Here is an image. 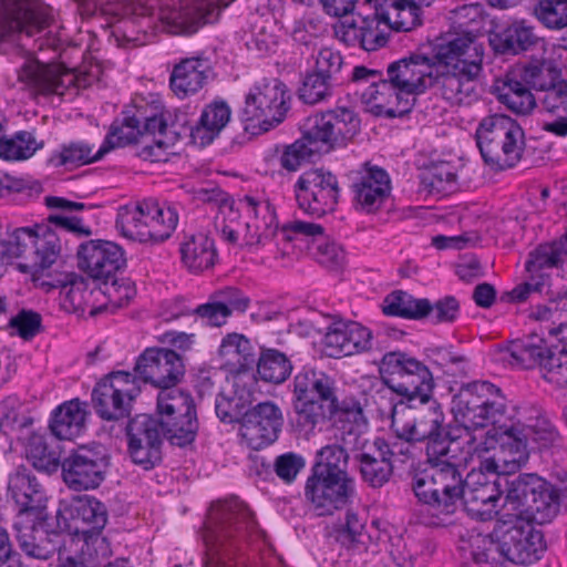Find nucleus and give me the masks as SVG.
<instances>
[{"label":"nucleus","instance_id":"c9c22d12","mask_svg":"<svg viewBox=\"0 0 567 567\" xmlns=\"http://www.w3.org/2000/svg\"><path fill=\"white\" fill-rule=\"evenodd\" d=\"M118 132L110 131L100 148L93 153V147L83 141L70 142L62 145L60 152L54 153L50 157V163L53 166H81L100 161L105 154L114 150L115 135Z\"/></svg>","mask_w":567,"mask_h":567},{"label":"nucleus","instance_id":"c03bdc74","mask_svg":"<svg viewBox=\"0 0 567 567\" xmlns=\"http://www.w3.org/2000/svg\"><path fill=\"white\" fill-rule=\"evenodd\" d=\"M420 185L427 195H446L456 189L457 175L451 163H435L421 173Z\"/></svg>","mask_w":567,"mask_h":567},{"label":"nucleus","instance_id":"5fc2aeb1","mask_svg":"<svg viewBox=\"0 0 567 567\" xmlns=\"http://www.w3.org/2000/svg\"><path fill=\"white\" fill-rule=\"evenodd\" d=\"M25 455L34 468L47 473L55 472L61 465L59 452L50 447L41 434L33 433L29 436Z\"/></svg>","mask_w":567,"mask_h":567},{"label":"nucleus","instance_id":"f8f14e48","mask_svg":"<svg viewBox=\"0 0 567 567\" xmlns=\"http://www.w3.org/2000/svg\"><path fill=\"white\" fill-rule=\"evenodd\" d=\"M360 130L353 111L337 107L308 118L303 136L317 153L326 154L352 140Z\"/></svg>","mask_w":567,"mask_h":567},{"label":"nucleus","instance_id":"bb28decb","mask_svg":"<svg viewBox=\"0 0 567 567\" xmlns=\"http://www.w3.org/2000/svg\"><path fill=\"white\" fill-rule=\"evenodd\" d=\"M59 514L70 518L71 524L68 528L82 534L86 542L93 535H100L109 519L106 506L97 498L87 495L73 498L59 511Z\"/></svg>","mask_w":567,"mask_h":567},{"label":"nucleus","instance_id":"a211bd4d","mask_svg":"<svg viewBox=\"0 0 567 567\" xmlns=\"http://www.w3.org/2000/svg\"><path fill=\"white\" fill-rule=\"evenodd\" d=\"M138 392L135 378L131 373L125 371L112 372L93 389V408L99 416L106 421L127 417Z\"/></svg>","mask_w":567,"mask_h":567},{"label":"nucleus","instance_id":"ea45409f","mask_svg":"<svg viewBox=\"0 0 567 567\" xmlns=\"http://www.w3.org/2000/svg\"><path fill=\"white\" fill-rule=\"evenodd\" d=\"M230 107L225 101L215 100L202 112L198 125L192 130V137L206 145L220 133L230 120Z\"/></svg>","mask_w":567,"mask_h":567},{"label":"nucleus","instance_id":"603ef678","mask_svg":"<svg viewBox=\"0 0 567 567\" xmlns=\"http://www.w3.org/2000/svg\"><path fill=\"white\" fill-rule=\"evenodd\" d=\"M219 355L225 359V363L238 370L248 368L255 362L251 353V343L239 333L227 334L219 347Z\"/></svg>","mask_w":567,"mask_h":567},{"label":"nucleus","instance_id":"a878e982","mask_svg":"<svg viewBox=\"0 0 567 567\" xmlns=\"http://www.w3.org/2000/svg\"><path fill=\"white\" fill-rule=\"evenodd\" d=\"M354 207L363 213L372 214L382 208L391 193L388 173L378 166L364 164L352 181Z\"/></svg>","mask_w":567,"mask_h":567},{"label":"nucleus","instance_id":"864d4df0","mask_svg":"<svg viewBox=\"0 0 567 567\" xmlns=\"http://www.w3.org/2000/svg\"><path fill=\"white\" fill-rule=\"evenodd\" d=\"M43 147L33 133L21 131L11 137L0 138V157L6 161H24Z\"/></svg>","mask_w":567,"mask_h":567},{"label":"nucleus","instance_id":"412c9836","mask_svg":"<svg viewBox=\"0 0 567 567\" xmlns=\"http://www.w3.org/2000/svg\"><path fill=\"white\" fill-rule=\"evenodd\" d=\"M354 480L310 474L305 485V499L317 516H330L352 502Z\"/></svg>","mask_w":567,"mask_h":567},{"label":"nucleus","instance_id":"e2e57ef3","mask_svg":"<svg viewBox=\"0 0 567 567\" xmlns=\"http://www.w3.org/2000/svg\"><path fill=\"white\" fill-rule=\"evenodd\" d=\"M524 439L537 443L539 447H547L559 440V433L551 421L539 411L528 419L524 429Z\"/></svg>","mask_w":567,"mask_h":567},{"label":"nucleus","instance_id":"20e7f679","mask_svg":"<svg viewBox=\"0 0 567 567\" xmlns=\"http://www.w3.org/2000/svg\"><path fill=\"white\" fill-rule=\"evenodd\" d=\"M290 389L298 422L310 430L320 421L318 410L324 408L337 433L364 413L360 401L354 396H338L334 379L322 370L303 367L293 377Z\"/></svg>","mask_w":567,"mask_h":567},{"label":"nucleus","instance_id":"052dcab7","mask_svg":"<svg viewBox=\"0 0 567 567\" xmlns=\"http://www.w3.org/2000/svg\"><path fill=\"white\" fill-rule=\"evenodd\" d=\"M532 13L548 30L567 28V0H537Z\"/></svg>","mask_w":567,"mask_h":567},{"label":"nucleus","instance_id":"ddd939ff","mask_svg":"<svg viewBox=\"0 0 567 567\" xmlns=\"http://www.w3.org/2000/svg\"><path fill=\"white\" fill-rule=\"evenodd\" d=\"M289 91L281 81L264 80L246 96L241 120L258 121L260 131L268 132L284 122L289 110Z\"/></svg>","mask_w":567,"mask_h":567},{"label":"nucleus","instance_id":"b1692460","mask_svg":"<svg viewBox=\"0 0 567 567\" xmlns=\"http://www.w3.org/2000/svg\"><path fill=\"white\" fill-rule=\"evenodd\" d=\"M284 425V415L280 408L265 401L250 408L240 425V435L252 450L264 449L274 443Z\"/></svg>","mask_w":567,"mask_h":567},{"label":"nucleus","instance_id":"0eeeda50","mask_svg":"<svg viewBox=\"0 0 567 567\" xmlns=\"http://www.w3.org/2000/svg\"><path fill=\"white\" fill-rule=\"evenodd\" d=\"M368 421L364 413L342 426L337 439L354 452V461L363 482L370 487L379 488L389 482L393 474L392 457L395 444L391 447L383 439L377 437L370 442L365 435Z\"/></svg>","mask_w":567,"mask_h":567},{"label":"nucleus","instance_id":"680f3d73","mask_svg":"<svg viewBox=\"0 0 567 567\" xmlns=\"http://www.w3.org/2000/svg\"><path fill=\"white\" fill-rule=\"evenodd\" d=\"M343 28L344 40L358 43L365 51H374L386 43V38L375 30L373 21L362 19L360 25L355 21H346Z\"/></svg>","mask_w":567,"mask_h":567},{"label":"nucleus","instance_id":"f3484780","mask_svg":"<svg viewBox=\"0 0 567 567\" xmlns=\"http://www.w3.org/2000/svg\"><path fill=\"white\" fill-rule=\"evenodd\" d=\"M293 192L298 207L317 217L333 212L340 196L337 176L323 168L303 172L298 177Z\"/></svg>","mask_w":567,"mask_h":567},{"label":"nucleus","instance_id":"9d476101","mask_svg":"<svg viewBox=\"0 0 567 567\" xmlns=\"http://www.w3.org/2000/svg\"><path fill=\"white\" fill-rule=\"evenodd\" d=\"M379 372L383 383L409 401L427 402L434 389L433 374L429 367L416 358L401 351L385 353Z\"/></svg>","mask_w":567,"mask_h":567},{"label":"nucleus","instance_id":"58836bf2","mask_svg":"<svg viewBox=\"0 0 567 567\" xmlns=\"http://www.w3.org/2000/svg\"><path fill=\"white\" fill-rule=\"evenodd\" d=\"M375 18L396 32H409L421 24L420 8L411 0H384Z\"/></svg>","mask_w":567,"mask_h":567},{"label":"nucleus","instance_id":"f704fd0d","mask_svg":"<svg viewBox=\"0 0 567 567\" xmlns=\"http://www.w3.org/2000/svg\"><path fill=\"white\" fill-rule=\"evenodd\" d=\"M157 212V200L154 198L143 199L134 206H125L117 216L116 225L122 234L142 244H153V238L142 235V229H151L154 215Z\"/></svg>","mask_w":567,"mask_h":567},{"label":"nucleus","instance_id":"6e6d98bb","mask_svg":"<svg viewBox=\"0 0 567 567\" xmlns=\"http://www.w3.org/2000/svg\"><path fill=\"white\" fill-rule=\"evenodd\" d=\"M560 302L566 306L567 298L535 306L530 310L529 318L546 323L545 328L550 336L557 337L559 342H567V322L563 320L564 311L559 307Z\"/></svg>","mask_w":567,"mask_h":567},{"label":"nucleus","instance_id":"f257e3e1","mask_svg":"<svg viewBox=\"0 0 567 567\" xmlns=\"http://www.w3.org/2000/svg\"><path fill=\"white\" fill-rule=\"evenodd\" d=\"M484 48L470 31L446 33L429 48H420L389 64L388 79L372 81L364 93L369 102L389 107L391 117L409 112V100L402 107V95H417L433 89L451 106L470 105L478 97V82L483 72Z\"/></svg>","mask_w":567,"mask_h":567},{"label":"nucleus","instance_id":"2f4dec72","mask_svg":"<svg viewBox=\"0 0 567 567\" xmlns=\"http://www.w3.org/2000/svg\"><path fill=\"white\" fill-rule=\"evenodd\" d=\"M142 134L138 135L141 148L137 155L145 161L166 162L167 155L173 154L174 146L179 140V134L172 127H168L159 113L156 115V124L146 126V122L142 124Z\"/></svg>","mask_w":567,"mask_h":567},{"label":"nucleus","instance_id":"338daca9","mask_svg":"<svg viewBox=\"0 0 567 567\" xmlns=\"http://www.w3.org/2000/svg\"><path fill=\"white\" fill-rule=\"evenodd\" d=\"M216 415L224 423L243 422L248 409V402L241 395L220 393L215 401Z\"/></svg>","mask_w":567,"mask_h":567},{"label":"nucleus","instance_id":"69168bd1","mask_svg":"<svg viewBox=\"0 0 567 567\" xmlns=\"http://www.w3.org/2000/svg\"><path fill=\"white\" fill-rule=\"evenodd\" d=\"M234 205V200L224 202V205L219 207L214 220L216 231L220 234L225 241L233 245L238 240L237 227L240 225L239 209H243L239 205L238 208H235Z\"/></svg>","mask_w":567,"mask_h":567},{"label":"nucleus","instance_id":"6e6552de","mask_svg":"<svg viewBox=\"0 0 567 567\" xmlns=\"http://www.w3.org/2000/svg\"><path fill=\"white\" fill-rule=\"evenodd\" d=\"M475 135L484 162L493 168H511L520 161L525 134L512 117L497 113L485 116Z\"/></svg>","mask_w":567,"mask_h":567},{"label":"nucleus","instance_id":"423d86ee","mask_svg":"<svg viewBox=\"0 0 567 567\" xmlns=\"http://www.w3.org/2000/svg\"><path fill=\"white\" fill-rule=\"evenodd\" d=\"M454 419L467 432L488 425L503 430L507 402L501 389L488 381L464 383L452 400Z\"/></svg>","mask_w":567,"mask_h":567},{"label":"nucleus","instance_id":"3c124183","mask_svg":"<svg viewBox=\"0 0 567 567\" xmlns=\"http://www.w3.org/2000/svg\"><path fill=\"white\" fill-rule=\"evenodd\" d=\"M292 372V363L288 357L276 349L261 351L257 362L259 378L268 383L281 384Z\"/></svg>","mask_w":567,"mask_h":567},{"label":"nucleus","instance_id":"0e129e2a","mask_svg":"<svg viewBox=\"0 0 567 567\" xmlns=\"http://www.w3.org/2000/svg\"><path fill=\"white\" fill-rule=\"evenodd\" d=\"M496 427L497 426H494L492 430H488L480 436L467 433V439L465 441L467 451H462V453L467 455V461L474 456L480 460L477 470L486 471V468L483 466V463L498 450L499 437Z\"/></svg>","mask_w":567,"mask_h":567},{"label":"nucleus","instance_id":"dca6fc26","mask_svg":"<svg viewBox=\"0 0 567 567\" xmlns=\"http://www.w3.org/2000/svg\"><path fill=\"white\" fill-rule=\"evenodd\" d=\"M53 20L52 8L41 0H0V42L41 32Z\"/></svg>","mask_w":567,"mask_h":567},{"label":"nucleus","instance_id":"393cba45","mask_svg":"<svg viewBox=\"0 0 567 567\" xmlns=\"http://www.w3.org/2000/svg\"><path fill=\"white\" fill-rule=\"evenodd\" d=\"M79 267L95 280H110L122 269L126 259L121 246L107 240H89L78 250Z\"/></svg>","mask_w":567,"mask_h":567},{"label":"nucleus","instance_id":"4d7b16f0","mask_svg":"<svg viewBox=\"0 0 567 567\" xmlns=\"http://www.w3.org/2000/svg\"><path fill=\"white\" fill-rule=\"evenodd\" d=\"M338 86V84L310 69L302 76L301 85L298 89V97L305 104L316 105L328 101Z\"/></svg>","mask_w":567,"mask_h":567},{"label":"nucleus","instance_id":"6ab92c4d","mask_svg":"<svg viewBox=\"0 0 567 567\" xmlns=\"http://www.w3.org/2000/svg\"><path fill=\"white\" fill-rule=\"evenodd\" d=\"M19 80L29 85L35 93L63 95L65 91L75 86L85 89L90 86L94 76L90 72L75 73L61 64H44L39 61L24 63L19 72Z\"/></svg>","mask_w":567,"mask_h":567},{"label":"nucleus","instance_id":"4468645a","mask_svg":"<svg viewBox=\"0 0 567 567\" xmlns=\"http://www.w3.org/2000/svg\"><path fill=\"white\" fill-rule=\"evenodd\" d=\"M110 455L101 444L80 445L61 462L64 483L74 491L96 488L105 478Z\"/></svg>","mask_w":567,"mask_h":567},{"label":"nucleus","instance_id":"09e8293b","mask_svg":"<svg viewBox=\"0 0 567 567\" xmlns=\"http://www.w3.org/2000/svg\"><path fill=\"white\" fill-rule=\"evenodd\" d=\"M430 309L427 299H416L402 290L393 291L386 296L383 305L385 315L415 320L425 318Z\"/></svg>","mask_w":567,"mask_h":567},{"label":"nucleus","instance_id":"49530a36","mask_svg":"<svg viewBox=\"0 0 567 567\" xmlns=\"http://www.w3.org/2000/svg\"><path fill=\"white\" fill-rule=\"evenodd\" d=\"M561 347L555 346L549 357L542 364L543 379L556 391V399L561 403L567 401V342Z\"/></svg>","mask_w":567,"mask_h":567},{"label":"nucleus","instance_id":"7c9ffc66","mask_svg":"<svg viewBox=\"0 0 567 567\" xmlns=\"http://www.w3.org/2000/svg\"><path fill=\"white\" fill-rule=\"evenodd\" d=\"M213 76L210 62L202 56H192L175 64L169 78V85L181 99L197 93Z\"/></svg>","mask_w":567,"mask_h":567},{"label":"nucleus","instance_id":"f03ea898","mask_svg":"<svg viewBox=\"0 0 567 567\" xmlns=\"http://www.w3.org/2000/svg\"><path fill=\"white\" fill-rule=\"evenodd\" d=\"M506 484L502 518L516 520L514 524L498 522L489 535L471 536V555L480 567H502L505 561L527 565L538 560L546 545L534 523L549 522L559 509L558 491L536 474H520Z\"/></svg>","mask_w":567,"mask_h":567},{"label":"nucleus","instance_id":"aec40b11","mask_svg":"<svg viewBox=\"0 0 567 567\" xmlns=\"http://www.w3.org/2000/svg\"><path fill=\"white\" fill-rule=\"evenodd\" d=\"M127 454L131 461L144 470H152L163 458L164 436L154 415L138 414L126 426Z\"/></svg>","mask_w":567,"mask_h":567},{"label":"nucleus","instance_id":"13d9d810","mask_svg":"<svg viewBox=\"0 0 567 567\" xmlns=\"http://www.w3.org/2000/svg\"><path fill=\"white\" fill-rule=\"evenodd\" d=\"M367 518L353 509L346 512L344 520L332 525L331 536L344 547L363 544Z\"/></svg>","mask_w":567,"mask_h":567},{"label":"nucleus","instance_id":"7ed1b4c3","mask_svg":"<svg viewBox=\"0 0 567 567\" xmlns=\"http://www.w3.org/2000/svg\"><path fill=\"white\" fill-rule=\"evenodd\" d=\"M427 467L414 477L413 491L423 503L419 522L427 527H449L462 508L467 455L461 443L426 457Z\"/></svg>","mask_w":567,"mask_h":567},{"label":"nucleus","instance_id":"5701e85b","mask_svg":"<svg viewBox=\"0 0 567 567\" xmlns=\"http://www.w3.org/2000/svg\"><path fill=\"white\" fill-rule=\"evenodd\" d=\"M135 378L151 383L161 391L177 390L175 386L184 375L182 357L171 349L148 348L137 359Z\"/></svg>","mask_w":567,"mask_h":567},{"label":"nucleus","instance_id":"774afa93","mask_svg":"<svg viewBox=\"0 0 567 567\" xmlns=\"http://www.w3.org/2000/svg\"><path fill=\"white\" fill-rule=\"evenodd\" d=\"M342 65L343 58L339 51H334L331 48H322L316 55L315 65L311 70L340 85L342 82Z\"/></svg>","mask_w":567,"mask_h":567},{"label":"nucleus","instance_id":"a19ab883","mask_svg":"<svg viewBox=\"0 0 567 567\" xmlns=\"http://www.w3.org/2000/svg\"><path fill=\"white\" fill-rule=\"evenodd\" d=\"M340 443L326 445L317 452L310 474L353 480L347 471L350 447Z\"/></svg>","mask_w":567,"mask_h":567},{"label":"nucleus","instance_id":"e433bc0d","mask_svg":"<svg viewBox=\"0 0 567 567\" xmlns=\"http://www.w3.org/2000/svg\"><path fill=\"white\" fill-rule=\"evenodd\" d=\"M85 405L79 400H71L58 406L50 421V431L59 440H73L85 429Z\"/></svg>","mask_w":567,"mask_h":567},{"label":"nucleus","instance_id":"bf43d9fd","mask_svg":"<svg viewBox=\"0 0 567 567\" xmlns=\"http://www.w3.org/2000/svg\"><path fill=\"white\" fill-rule=\"evenodd\" d=\"M178 212L177 208L172 204L161 205L157 202V212L154 215V221L151 225V229L143 228L142 235L147 238H153V244L164 243L175 231L178 225Z\"/></svg>","mask_w":567,"mask_h":567},{"label":"nucleus","instance_id":"9b49d317","mask_svg":"<svg viewBox=\"0 0 567 567\" xmlns=\"http://www.w3.org/2000/svg\"><path fill=\"white\" fill-rule=\"evenodd\" d=\"M156 412L161 432L172 445L185 447L195 441L198 420L190 394L181 390L159 391Z\"/></svg>","mask_w":567,"mask_h":567},{"label":"nucleus","instance_id":"79ce46f5","mask_svg":"<svg viewBox=\"0 0 567 567\" xmlns=\"http://www.w3.org/2000/svg\"><path fill=\"white\" fill-rule=\"evenodd\" d=\"M567 260V234L559 239L538 245L528 255L525 268L534 279L547 268H558Z\"/></svg>","mask_w":567,"mask_h":567},{"label":"nucleus","instance_id":"de8ad7c7","mask_svg":"<svg viewBox=\"0 0 567 567\" xmlns=\"http://www.w3.org/2000/svg\"><path fill=\"white\" fill-rule=\"evenodd\" d=\"M498 101L518 115L529 114L536 106V100L530 89L522 81L507 75L498 87Z\"/></svg>","mask_w":567,"mask_h":567},{"label":"nucleus","instance_id":"473e14b6","mask_svg":"<svg viewBox=\"0 0 567 567\" xmlns=\"http://www.w3.org/2000/svg\"><path fill=\"white\" fill-rule=\"evenodd\" d=\"M239 206L252 214L255 221L245 225L244 239L249 246H265L267 243L281 236L276 223L275 209L269 203L260 204L251 196H244L239 199Z\"/></svg>","mask_w":567,"mask_h":567},{"label":"nucleus","instance_id":"2eb2a0df","mask_svg":"<svg viewBox=\"0 0 567 567\" xmlns=\"http://www.w3.org/2000/svg\"><path fill=\"white\" fill-rule=\"evenodd\" d=\"M392 427L405 442L425 443L426 457L460 443L445 430L444 415L437 408L419 411L403 421L394 419Z\"/></svg>","mask_w":567,"mask_h":567},{"label":"nucleus","instance_id":"72a5a7b5","mask_svg":"<svg viewBox=\"0 0 567 567\" xmlns=\"http://www.w3.org/2000/svg\"><path fill=\"white\" fill-rule=\"evenodd\" d=\"M535 27L527 20H514L491 38L494 50L501 54L517 55L533 50L540 42Z\"/></svg>","mask_w":567,"mask_h":567},{"label":"nucleus","instance_id":"a18cd8bd","mask_svg":"<svg viewBox=\"0 0 567 567\" xmlns=\"http://www.w3.org/2000/svg\"><path fill=\"white\" fill-rule=\"evenodd\" d=\"M14 528L19 546L28 556L47 560L55 554L58 544L44 530L35 528L34 525L19 526L18 523Z\"/></svg>","mask_w":567,"mask_h":567},{"label":"nucleus","instance_id":"39448f33","mask_svg":"<svg viewBox=\"0 0 567 567\" xmlns=\"http://www.w3.org/2000/svg\"><path fill=\"white\" fill-rule=\"evenodd\" d=\"M258 533L257 523L247 505L237 497L210 507L204 539L206 567H233V560L248 536Z\"/></svg>","mask_w":567,"mask_h":567},{"label":"nucleus","instance_id":"4c0bfd02","mask_svg":"<svg viewBox=\"0 0 567 567\" xmlns=\"http://www.w3.org/2000/svg\"><path fill=\"white\" fill-rule=\"evenodd\" d=\"M158 114L157 106L148 105L147 103H136L123 111L122 125H112L111 131L118 132L115 135V144L117 147H123L128 144L138 142V135L142 132V124L146 122V126L156 124V115Z\"/></svg>","mask_w":567,"mask_h":567},{"label":"nucleus","instance_id":"1a4fd4ad","mask_svg":"<svg viewBox=\"0 0 567 567\" xmlns=\"http://www.w3.org/2000/svg\"><path fill=\"white\" fill-rule=\"evenodd\" d=\"M3 247L6 261L13 258H24L18 264V269L24 274H31L38 279L50 269L61 254L59 236L45 227L18 228L8 240L0 241Z\"/></svg>","mask_w":567,"mask_h":567},{"label":"nucleus","instance_id":"4be33fe9","mask_svg":"<svg viewBox=\"0 0 567 567\" xmlns=\"http://www.w3.org/2000/svg\"><path fill=\"white\" fill-rule=\"evenodd\" d=\"M492 473L485 470H471L464 478L462 493V507L474 518L489 520L499 515L503 517V506L498 508L501 499L499 481L491 480Z\"/></svg>","mask_w":567,"mask_h":567},{"label":"nucleus","instance_id":"8fccbe9b","mask_svg":"<svg viewBox=\"0 0 567 567\" xmlns=\"http://www.w3.org/2000/svg\"><path fill=\"white\" fill-rule=\"evenodd\" d=\"M520 79L529 89L544 92L560 79V71L553 60L533 59L522 68Z\"/></svg>","mask_w":567,"mask_h":567},{"label":"nucleus","instance_id":"37998d69","mask_svg":"<svg viewBox=\"0 0 567 567\" xmlns=\"http://www.w3.org/2000/svg\"><path fill=\"white\" fill-rule=\"evenodd\" d=\"M181 254L184 265L195 272L213 267L217 258L214 240L205 234L193 235L181 246Z\"/></svg>","mask_w":567,"mask_h":567},{"label":"nucleus","instance_id":"c756f323","mask_svg":"<svg viewBox=\"0 0 567 567\" xmlns=\"http://www.w3.org/2000/svg\"><path fill=\"white\" fill-rule=\"evenodd\" d=\"M555 346H547L545 340L537 334H528L522 339L509 341L507 344L499 346L497 352L499 360L507 362L513 367L522 369H533L545 363Z\"/></svg>","mask_w":567,"mask_h":567},{"label":"nucleus","instance_id":"cd10ccee","mask_svg":"<svg viewBox=\"0 0 567 567\" xmlns=\"http://www.w3.org/2000/svg\"><path fill=\"white\" fill-rule=\"evenodd\" d=\"M498 450L483 463L492 474H508L518 470L528 460L527 442L514 427H503Z\"/></svg>","mask_w":567,"mask_h":567},{"label":"nucleus","instance_id":"c85d7f7f","mask_svg":"<svg viewBox=\"0 0 567 567\" xmlns=\"http://www.w3.org/2000/svg\"><path fill=\"white\" fill-rule=\"evenodd\" d=\"M8 492L18 506L19 514L39 516L45 507L44 489L33 472L25 466H18L9 476Z\"/></svg>","mask_w":567,"mask_h":567}]
</instances>
